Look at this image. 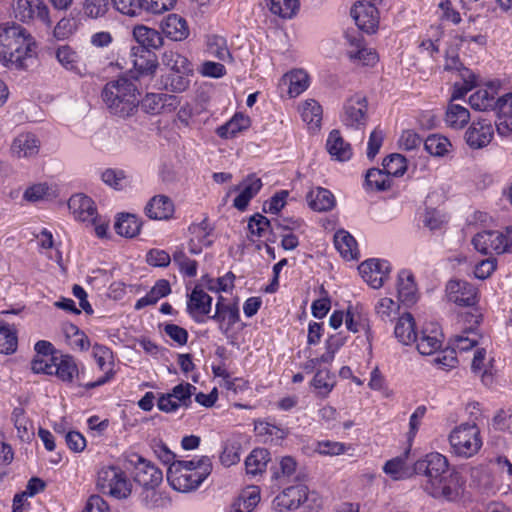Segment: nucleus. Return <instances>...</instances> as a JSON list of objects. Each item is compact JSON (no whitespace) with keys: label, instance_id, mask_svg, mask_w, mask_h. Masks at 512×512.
<instances>
[{"label":"nucleus","instance_id":"obj_1","mask_svg":"<svg viewBox=\"0 0 512 512\" xmlns=\"http://www.w3.org/2000/svg\"><path fill=\"white\" fill-rule=\"evenodd\" d=\"M37 44L33 36L16 22L0 24V62L11 69L29 67L36 56Z\"/></svg>","mask_w":512,"mask_h":512},{"label":"nucleus","instance_id":"obj_2","mask_svg":"<svg viewBox=\"0 0 512 512\" xmlns=\"http://www.w3.org/2000/svg\"><path fill=\"white\" fill-rule=\"evenodd\" d=\"M414 469L417 474L426 477L424 489L432 497L453 500L458 496L449 472L448 460L444 455L438 452L429 453L415 463Z\"/></svg>","mask_w":512,"mask_h":512},{"label":"nucleus","instance_id":"obj_3","mask_svg":"<svg viewBox=\"0 0 512 512\" xmlns=\"http://www.w3.org/2000/svg\"><path fill=\"white\" fill-rule=\"evenodd\" d=\"M212 462L208 456L193 460H178L167 470V481L179 492H190L197 489L211 474Z\"/></svg>","mask_w":512,"mask_h":512},{"label":"nucleus","instance_id":"obj_4","mask_svg":"<svg viewBox=\"0 0 512 512\" xmlns=\"http://www.w3.org/2000/svg\"><path fill=\"white\" fill-rule=\"evenodd\" d=\"M101 95L109 112L117 117L125 119L138 111L137 88L125 77L108 82Z\"/></svg>","mask_w":512,"mask_h":512},{"label":"nucleus","instance_id":"obj_5","mask_svg":"<svg viewBox=\"0 0 512 512\" xmlns=\"http://www.w3.org/2000/svg\"><path fill=\"white\" fill-rule=\"evenodd\" d=\"M451 452L468 459L476 455L482 447L480 429L475 423H462L455 427L448 437Z\"/></svg>","mask_w":512,"mask_h":512},{"label":"nucleus","instance_id":"obj_6","mask_svg":"<svg viewBox=\"0 0 512 512\" xmlns=\"http://www.w3.org/2000/svg\"><path fill=\"white\" fill-rule=\"evenodd\" d=\"M97 487L116 499H126L132 492V484L125 473L116 466H106L99 470Z\"/></svg>","mask_w":512,"mask_h":512},{"label":"nucleus","instance_id":"obj_7","mask_svg":"<svg viewBox=\"0 0 512 512\" xmlns=\"http://www.w3.org/2000/svg\"><path fill=\"white\" fill-rule=\"evenodd\" d=\"M13 12L22 23L37 21L47 28L52 26L49 8L44 0H13Z\"/></svg>","mask_w":512,"mask_h":512},{"label":"nucleus","instance_id":"obj_8","mask_svg":"<svg viewBox=\"0 0 512 512\" xmlns=\"http://www.w3.org/2000/svg\"><path fill=\"white\" fill-rule=\"evenodd\" d=\"M367 111L366 97L355 94L344 103L341 121L347 129L363 130L368 119Z\"/></svg>","mask_w":512,"mask_h":512},{"label":"nucleus","instance_id":"obj_9","mask_svg":"<svg viewBox=\"0 0 512 512\" xmlns=\"http://www.w3.org/2000/svg\"><path fill=\"white\" fill-rule=\"evenodd\" d=\"M131 61L133 63V70L130 71L131 77L135 80L141 78L151 79L157 68V56L150 50L140 47H133L130 52Z\"/></svg>","mask_w":512,"mask_h":512},{"label":"nucleus","instance_id":"obj_10","mask_svg":"<svg viewBox=\"0 0 512 512\" xmlns=\"http://www.w3.org/2000/svg\"><path fill=\"white\" fill-rule=\"evenodd\" d=\"M382 0H371L370 3L359 2L351 9V16L358 28L368 34L376 32L379 24V13L376 5Z\"/></svg>","mask_w":512,"mask_h":512},{"label":"nucleus","instance_id":"obj_11","mask_svg":"<svg viewBox=\"0 0 512 512\" xmlns=\"http://www.w3.org/2000/svg\"><path fill=\"white\" fill-rule=\"evenodd\" d=\"M309 500L308 487L302 483L289 486L278 494L273 503L275 508L280 511L295 510Z\"/></svg>","mask_w":512,"mask_h":512},{"label":"nucleus","instance_id":"obj_12","mask_svg":"<svg viewBox=\"0 0 512 512\" xmlns=\"http://www.w3.org/2000/svg\"><path fill=\"white\" fill-rule=\"evenodd\" d=\"M494 137L491 121L481 119L472 122L464 134L466 144L473 150L485 148Z\"/></svg>","mask_w":512,"mask_h":512},{"label":"nucleus","instance_id":"obj_13","mask_svg":"<svg viewBox=\"0 0 512 512\" xmlns=\"http://www.w3.org/2000/svg\"><path fill=\"white\" fill-rule=\"evenodd\" d=\"M41 141L33 132H21L12 140L10 152L18 159H33L40 152Z\"/></svg>","mask_w":512,"mask_h":512},{"label":"nucleus","instance_id":"obj_14","mask_svg":"<svg viewBox=\"0 0 512 512\" xmlns=\"http://www.w3.org/2000/svg\"><path fill=\"white\" fill-rule=\"evenodd\" d=\"M346 40L349 44L347 55L351 61L363 66H374L379 58L376 51L367 48L364 38L360 34H346Z\"/></svg>","mask_w":512,"mask_h":512},{"label":"nucleus","instance_id":"obj_15","mask_svg":"<svg viewBox=\"0 0 512 512\" xmlns=\"http://www.w3.org/2000/svg\"><path fill=\"white\" fill-rule=\"evenodd\" d=\"M358 270L365 282L372 288L379 289L388 277L390 264L385 260L369 259L362 262Z\"/></svg>","mask_w":512,"mask_h":512},{"label":"nucleus","instance_id":"obj_16","mask_svg":"<svg viewBox=\"0 0 512 512\" xmlns=\"http://www.w3.org/2000/svg\"><path fill=\"white\" fill-rule=\"evenodd\" d=\"M144 112L152 115L172 112L180 104L179 98L164 93H147L139 102Z\"/></svg>","mask_w":512,"mask_h":512},{"label":"nucleus","instance_id":"obj_17","mask_svg":"<svg viewBox=\"0 0 512 512\" xmlns=\"http://www.w3.org/2000/svg\"><path fill=\"white\" fill-rule=\"evenodd\" d=\"M134 467V481L143 488H155L163 479V474L153 463L141 456H136Z\"/></svg>","mask_w":512,"mask_h":512},{"label":"nucleus","instance_id":"obj_18","mask_svg":"<svg viewBox=\"0 0 512 512\" xmlns=\"http://www.w3.org/2000/svg\"><path fill=\"white\" fill-rule=\"evenodd\" d=\"M446 295L449 301L459 306H473L477 302L475 287L462 280H450L446 285Z\"/></svg>","mask_w":512,"mask_h":512},{"label":"nucleus","instance_id":"obj_19","mask_svg":"<svg viewBox=\"0 0 512 512\" xmlns=\"http://www.w3.org/2000/svg\"><path fill=\"white\" fill-rule=\"evenodd\" d=\"M210 318L219 324L223 334H227L240 319L239 308L236 304L226 303L220 296L215 305V313Z\"/></svg>","mask_w":512,"mask_h":512},{"label":"nucleus","instance_id":"obj_20","mask_svg":"<svg viewBox=\"0 0 512 512\" xmlns=\"http://www.w3.org/2000/svg\"><path fill=\"white\" fill-rule=\"evenodd\" d=\"M212 297L203 289L195 287L187 302V311L198 323L205 321L204 317L211 312Z\"/></svg>","mask_w":512,"mask_h":512},{"label":"nucleus","instance_id":"obj_21","mask_svg":"<svg viewBox=\"0 0 512 512\" xmlns=\"http://www.w3.org/2000/svg\"><path fill=\"white\" fill-rule=\"evenodd\" d=\"M68 207L76 220L86 223L95 222L98 213L90 197L81 193L75 194L70 197Z\"/></svg>","mask_w":512,"mask_h":512},{"label":"nucleus","instance_id":"obj_22","mask_svg":"<svg viewBox=\"0 0 512 512\" xmlns=\"http://www.w3.org/2000/svg\"><path fill=\"white\" fill-rule=\"evenodd\" d=\"M502 238L500 231H482L473 237L472 244L482 254H502L504 247Z\"/></svg>","mask_w":512,"mask_h":512},{"label":"nucleus","instance_id":"obj_23","mask_svg":"<svg viewBox=\"0 0 512 512\" xmlns=\"http://www.w3.org/2000/svg\"><path fill=\"white\" fill-rule=\"evenodd\" d=\"M175 211L173 201L166 195L153 196L145 206V213L150 219L169 220Z\"/></svg>","mask_w":512,"mask_h":512},{"label":"nucleus","instance_id":"obj_24","mask_svg":"<svg viewBox=\"0 0 512 512\" xmlns=\"http://www.w3.org/2000/svg\"><path fill=\"white\" fill-rule=\"evenodd\" d=\"M211 231L212 228L210 227L207 219H203L200 223H193L190 225V253L199 254L203 247H208L212 244V240L210 239Z\"/></svg>","mask_w":512,"mask_h":512},{"label":"nucleus","instance_id":"obj_25","mask_svg":"<svg viewBox=\"0 0 512 512\" xmlns=\"http://www.w3.org/2000/svg\"><path fill=\"white\" fill-rule=\"evenodd\" d=\"M161 30L166 37L173 41H183L189 36L187 21L177 14L166 16L161 21Z\"/></svg>","mask_w":512,"mask_h":512},{"label":"nucleus","instance_id":"obj_26","mask_svg":"<svg viewBox=\"0 0 512 512\" xmlns=\"http://www.w3.org/2000/svg\"><path fill=\"white\" fill-rule=\"evenodd\" d=\"M51 361L55 365L52 371L53 375L61 381L71 383L79 375V369L73 356L69 354L52 356Z\"/></svg>","mask_w":512,"mask_h":512},{"label":"nucleus","instance_id":"obj_27","mask_svg":"<svg viewBox=\"0 0 512 512\" xmlns=\"http://www.w3.org/2000/svg\"><path fill=\"white\" fill-rule=\"evenodd\" d=\"M414 342H416V347L420 354L432 355L442 346V333L436 326L431 330L425 328L419 337L416 335Z\"/></svg>","mask_w":512,"mask_h":512},{"label":"nucleus","instance_id":"obj_28","mask_svg":"<svg viewBox=\"0 0 512 512\" xmlns=\"http://www.w3.org/2000/svg\"><path fill=\"white\" fill-rule=\"evenodd\" d=\"M397 291L399 300L407 305L413 304L417 299V286L412 272L401 270L398 273Z\"/></svg>","mask_w":512,"mask_h":512},{"label":"nucleus","instance_id":"obj_29","mask_svg":"<svg viewBox=\"0 0 512 512\" xmlns=\"http://www.w3.org/2000/svg\"><path fill=\"white\" fill-rule=\"evenodd\" d=\"M329 154L338 161H347L352 156L351 145L344 140L339 130H332L326 142Z\"/></svg>","mask_w":512,"mask_h":512},{"label":"nucleus","instance_id":"obj_30","mask_svg":"<svg viewBox=\"0 0 512 512\" xmlns=\"http://www.w3.org/2000/svg\"><path fill=\"white\" fill-rule=\"evenodd\" d=\"M242 190L234 199L233 206L240 211H244L250 200L257 195L262 187V181L254 175L248 176L241 185Z\"/></svg>","mask_w":512,"mask_h":512},{"label":"nucleus","instance_id":"obj_31","mask_svg":"<svg viewBox=\"0 0 512 512\" xmlns=\"http://www.w3.org/2000/svg\"><path fill=\"white\" fill-rule=\"evenodd\" d=\"M493 363L494 358L487 355L486 349L479 348L474 353L471 370L474 374L481 376L484 383H487L488 380H491L493 374Z\"/></svg>","mask_w":512,"mask_h":512},{"label":"nucleus","instance_id":"obj_32","mask_svg":"<svg viewBox=\"0 0 512 512\" xmlns=\"http://www.w3.org/2000/svg\"><path fill=\"white\" fill-rule=\"evenodd\" d=\"M282 85L288 86L290 97H297L309 86V76L302 69H295L286 73L281 79Z\"/></svg>","mask_w":512,"mask_h":512},{"label":"nucleus","instance_id":"obj_33","mask_svg":"<svg viewBox=\"0 0 512 512\" xmlns=\"http://www.w3.org/2000/svg\"><path fill=\"white\" fill-rule=\"evenodd\" d=\"M133 37L139 43V47L146 50L158 49L163 45L162 35L157 30L144 25L134 27Z\"/></svg>","mask_w":512,"mask_h":512},{"label":"nucleus","instance_id":"obj_34","mask_svg":"<svg viewBox=\"0 0 512 512\" xmlns=\"http://www.w3.org/2000/svg\"><path fill=\"white\" fill-rule=\"evenodd\" d=\"M309 207L318 212L329 211L335 206L334 195L327 189L317 187L307 194Z\"/></svg>","mask_w":512,"mask_h":512},{"label":"nucleus","instance_id":"obj_35","mask_svg":"<svg viewBox=\"0 0 512 512\" xmlns=\"http://www.w3.org/2000/svg\"><path fill=\"white\" fill-rule=\"evenodd\" d=\"M335 248L341 256L347 260H355L359 257L357 242L354 237L344 230L336 232L334 235Z\"/></svg>","mask_w":512,"mask_h":512},{"label":"nucleus","instance_id":"obj_36","mask_svg":"<svg viewBox=\"0 0 512 512\" xmlns=\"http://www.w3.org/2000/svg\"><path fill=\"white\" fill-rule=\"evenodd\" d=\"M171 293L170 283L166 279L156 281L151 290L142 298L138 299L134 308L141 310L146 306L156 304L161 298Z\"/></svg>","mask_w":512,"mask_h":512},{"label":"nucleus","instance_id":"obj_37","mask_svg":"<svg viewBox=\"0 0 512 512\" xmlns=\"http://www.w3.org/2000/svg\"><path fill=\"white\" fill-rule=\"evenodd\" d=\"M250 118L242 113H236L228 122L217 129L219 137L224 139L233 138L237 133L250 127Z\"/></svg>","mask_w":512,"mask_h":512},{"label":"nucleus","instance_id":"obj_38","mask_svg":"<svg viewBox=\"0 0 512 512\" xmlns=\"http://www.w3.org/2000/svg\"><path fill=\"white\" fill-rule=\"evenodd\" d=\"M394 333L404 345H409L416 340L415 322L410 313H405L398 319Z\"/></svg>","mask_w":512,"mask_h":512},{"label":"nucleus","instance_id":"obj_39","mask_svg":"<svg viewBox=\"0 0 512 512\" xmlns=\"http://www.w3.org/2000/svg\"><path fill=\"white\" fill-rule=\"evenodd\" d=\"M302 120L309 125L310 129H317L322 120V107L314 99L305 100L299 106Z\"/></svg>","mask_w":512,"mask_h":512},{"label":"nucleus","instance_id":"obj_40","mask_svg":"<svg viewBox=\"0 0 512 512\" xmlns=\"http://www.w3.org/2000/svg\"><path fill=\"white\" fill-rule=\"evenodd\" d=\"M470 120L469 110L459 104L450 103L445 114V123L452 129H462Z\"/></svg>","mask_w":512,"mask_h":512},{"label":"nucleus","instance_id":"obj_41","mask_svg":"<svg viewBox=\"0 0 512 512\" xmlns=\"http://www.w3.org/2000/svg\"><path fill=\"white\" fill-rule=\"evenodd\" d=\"M254 429L256 434L263 438L264 442L278 443L288 435L286 428L276 426L267 421L256 422Z\"/></svg>","mask_w":512,"mask_h":512},{"label":"nucleus","instance_id":"obj_42","mask_svg":"<svg viewBox=\"0 0 512 512\" xmlns=\"http://www.w3.org/2000/svg\"><path fill=\"white\" fill-rule=\"evenodd\" d=\"M141 221L133 214H122L115 223L116 233L120 236L133 238L141 229Z\"/></svg>","mask_w":512,"mask_h":512},{"label":"nucleus","instance_id":"obj_43","mask_svg":"<svg viewBox=\"0 0 512 512\" xmlns=\"http://www.w3.org/2000/svg\"><path fill=\"white\" fill-rule=\"evenodd\" d=\"M269 452L264 448L254 449L245 460V467L248 474L257 475L265 471L269 462Z\"/></svg>","mask_w":512,"mask_h":512},{"label":"nucleus","instance_id":"obj_44","mask_svg":"<svg viewBox=\"0 0 512 512\" xmlns=\"http://www.w3.org/2000/svg\"><path fill=\"white\" fill-rule=\"evenodd\" d=\"M55 57L59 64L68 71L81 74L79 56L70 46L62 45L56 49Z\"/></svg>","mask_w":512,"mask_h":512},{"label":"nucleus","instance_id":"obj_45","mask_svg":"<svg viewBox=\"0 0 512 512\" xmlns=\"http://www.w3.org/2000/svg\"><path fill=\"white\" fill-rule=\"evenodd\" d=\"M162 63L171 72L192 73L191 63L186 57L175 51H165L162 55Z\"/></svg>","mask_w":512,"mask_h":512},{"label":"nucleus","instance_id":"obj_46","mask_svg":"<svg viewBox=\"0 0 512 512\" xmlns=\"http://www.w3.org/2000/svg\"><path fill=\"white\" fill-rule=\"evenodd\" d=\"M192 73L170 72L162 77L163 87L174 93L186 91L190 85V75Z\"/></svg>","mask_w":512,"mask_h":512},{"label":"nucleus","instance_id":"obj_47","mask_svg":"<svg viewBox=\"0 0 512 512\" xmlns=\"http://www.w3.org/2000/svg\"><path fill=\"white\" fill-rule=\"evenodd\" d=\"M450 147L449 139L439 134L429 135L424 141L425 150L432 156L442 157L449 152Z\"/></svg>","mask_w":512,"mask_h":512},{"label":"nucleus","instance_id":"obj_48","mask_svg":"<svg viewBox=\"0 0 512 512\" xmlns=\"http://www.w3.org/2000/svg\"><path fill=\"white\" fill-rule=\"evenodd\" d=\"M366 185L377 191H384L391 187V179L383 169L371 168L365 176Z\"/></svg>","mask_w":512,"mask_h":512},{"label":"nucleus","instance_id":"obj_49","mask_svg":"<svg viewBox=\"0 0 512 512\" xmlns=\"http://www.w3.org/2000/svg\"><path fill=\"white\" fill-rule=\"evenodd\" d=\"M265 2L273 14L282 18H291L299 7L298 0H265Z\"/></svg>","mask_w":512,"mask_h":512},{"label":"nucleus","instance_id":"obj_50","mask_svg":"<svg viewBox=\"0 0 512 512\" xmlns=\"http://www.w3.org/2000/svg\"><path fill=\"white\" fill-rule=\"evenodd\" d=\"M470 106L478 111H487L496 107L495 96L487 89H479L469 97Z\"/></svg>","mask_w":512,"mask_h":512},{"label":"nucleus","instance_id":"obj_51","mask_svg":"<svg viewBox=\"0 0 512 512\" xmlns=\"http://www.w3.org/2000/svg\"><path fill=\"white\" fill-rule=\"evenodd\" d=\"M208 53L221 61L231 59V54L227 46L226 39L219 35H211L207 39Z\"/></svg>","mask_w":512,"mask_h":512},{"label":"nucleus","instance_id":"obj_52","mask_svg":"<svg viewBox=\"0 0 512 512\" xmlns=\"http://www.w3.org/2000/svg\"><path fill=\"white\" fill-rule=\"evenodd\" d=\"M172 260L174 264L178 266L180 273L184 276L192 278L197 275V262L188 258L182 248H177L174 251Z\"/></svg>","mask_w":512,"mask_h":512},{"label":"nucleus","instance_id":"obj_53","mask_svg":"<svg viewBox=\"0 0 512 512\" xmlns=\"http://www.w3.org/2000/svg\"><path fill=\"white\" fill-rule=\"evenodd\" d=\"M383 170L390 176H402L407 170L406 158L398 153L391 154L383 160Z\"/></svg>","mask_w":512,"mask_h":512},{"label":"nucleus","instance_id":"obj_54","mask_svg":"<svg viewBox=\"0 0 512 512\" xmlns=\"http://www.w3.org/2000/svg\"><path fill=\"white\" fill-rule=\"evenodd\" d=\"M101 179L115 190H123L130 184L128 176L121 169L108 168L102 173Z\"/></svg>","mask_w":512,"mask_h":512},{"label":"nucleus","instance_id":"obj_55","mask_svg":"<svg viewBox=\"0 0 512 512\" xmlns=\"http://www.w3.org/2000/svg\"><path fill=\"white\" fill-rule=\"evenodd\" d=\"M17 348V336L13 327L0 325V353L11 354Z\"/></svg>","mask_w":512,"mask_h":512},{"label":"nucleus","instance_id":"obj_56","mask_svg":"<svg viewBox=\"0 0 512 512\" xmlns=\"http://www.w3.org/2000/svg\"><path fill=\"white\" fill-rule=\"evenodd\" d=\"M483 337L475 330L465 331L461 335H456L453 341V349L459 351H468L479 344Z\"/></svg>","mask_w":512,"mask_h":512},{"label":"nucleus","instance_id":"obj_57","mask_svg":"<svg viewBox=\"0 0 512 512\" xmlns=\"http://www.w3.org/2000/svg\"><path fill=\"white\" fill-rule=\"evenodd\" d=\"M383 471L385 474L389 475L392 480H402L407 475L405 460L401 457L390 459L384 464Z\"/></svg>","mask_w":512,"mask_h":512},{"label":"nucleus","instance_id":"obj_58","mask_svg":"<svg viewBox=\"0 0 512 512\" xmlns=\"http://www.w3.org/2000/svg\"><path fill=\"white\" fill-rule=\"evenodd\" d=\"M334 384V377L328 370H318L312 380V386L324 396L333 389Z\"/></svg>","mask_w":512,"mask_h":512},{"label":"nucleus","instance_id":"obj_59","mask_svg":"<svg viewBox=\"0 0 512 512\" xmlns=\"http://www.w3.org/2000/svg\"><path fill=\"white\" fill-rule=\"evenodd\" d=\"M195 390L196 387L190 383H181L176 385L170 394L178 403H180V406L188 407L192 402L191 396Z\"/></svg>","mask_w":512,"mask_h":512},{"label":"nucleus","instance_id":"obj_60","mask_svg":"<svg viewBox=\"0 0 512 512\" xmlns=\"http://www.w3.org/2000/svg\"><path fill=\"white\" fill-rule=\"evenodd\" d=\"M175 4L176 0H141V12L160 14L172 9Z\"/></svg>","mask_w":512,"mask_h":512},{"label":"nucleus","instance_id":"obj_61","mask_svg":"<svg viewBox=\"0 0 512 512\" xmlns=\"http://www.w3.org/2000/svg\"><path fill=\"white\" fill-rule=\"evenodd\" d=\"M398 308V304L391 298L384 297L377 302L375 311L381 320L387 321L392 320V316L396 314Z\"/></svg>","mask_w":512,"mask_h":512},{"label":"nucleus","instance_id":"obj_62","mask_svg":"<svg viewBox=\"0 0 512 512\" xmlns=\"http://www.w3.org/2000/svg\"><path fill=\"white\" fill-rule=\"evenodd\" d=\"M244 509L253 511L260 501V490L257 486L248 487L236 500Z\"/></svg>","mask_w":512,"mask_h":512},{"label":"nucleus","instance_id":"obj_63","mask_svg":"<svg viewBox=\"0 0 512 512\" xmlns=\"http://www.w3.org/2000/svg\"><path fill=\"white\" fill-rule=\"evenodd\" d=\"M271 223L268 218L261 214H255L252 216L248 223V228L252 235L257 237H263L266 231L269 230Z\"/></svg>","mask_w":512,"mask_h":512},{"label":"nucleus","instance_id":"obj_64","mask_svg":"<svg viewBox=\"0 0 512 512\" xmlns=\"http://www.w3.org/2000/svg\"><path fill=\"white\" fill-rule=\"evenodd\" d=\"M76 25L73 18L64 17L54 27L53 35L59 40L67 39L75 31Z\"/></svg>","mask_w":512,"mask_h":512}]
</instances>
